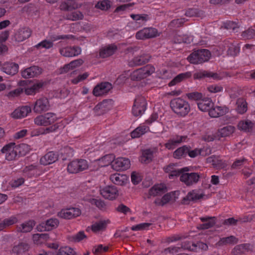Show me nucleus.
<instances>
[{
	"label": "nucleus",
	"mask_w": 255,
	"mask_h": 255,
	"mask_svg": "<svg viewBox=\"0 0 255 255\" xmlns=\"http://www.w3.org/2000/svg\"><path fill=\"white\" fill-rule=\"evenodd\" d=\"M207 248V245L202 242L192 244L189 242L187 245H181L180 246H170L167 248L162 251V255H176L182 249L197 252L199 249L206 250Z\"/></svg>",
	"instance_id": "f257e3e1"
},
{
	"label": "nucleus",
	"mask_w": 255,
	"mask_h": 255,
	"mask_svg": "<svg viewBox=\"0 0 255 255\" xmlns=\"http://www.w3.org/2000/svg\"><path fill=\"white\" fill-rule=\"evenodd\" d=\"M170 105L174 113L181 117L186 116L190 111V106L188 102L181 98L172 99Z\"/></svg>",
	"instance_id": "f03ea898"
},
{
	"label": "nucleus",
	"mask_w": 255,
	"mask_h": 255,
	"mask_svg": "<svg viewBox=\"0 0 255 255\" xmlns=\"http://www.w3.org/2000/svg\"><path fill=\"white\" fill-rule=\"evenodd\" d=\"M211 56L209 50L200 49L193 51L188 57L187 60L191 64H200L208 61Z\"/></svg>",
	"instance_id": "7ed1b4c3"
},
{
	"label": "nucleus",
	"mask_w": 255,
	"mask_h": 255,
	"mask_svg": "<svg viewBox=\"0 0 255 255\" xmlns=\"http://www.w3.org/2000/svg\"><path fill=\"white\" fill-rule=\"evenodd\" d=\"M57 120V117L53 113H47L36 117L34 119V123L38 126L47 127L52 126Z\"/></svg>",
	"instance_id": "20e7f679"
},
{
	"label": "nucleus",
	"mask_w": 255,
	"mask_h": 255,
	"mask_svg": "<svg viewBox=\"0 0 255 255\" xmlns=\"http://www.w3.org/2000/svg\"><path fill=\"white\" fill-rule=\"evenodd\" d=\"M155 71L154 67L150 64L139 68L130 73V78L133 81H138L149 76Z\"/></svg>",
	"instance_id": "39448f33"
},
{
	"label": "nucleus",
	"mask_w": 255,
	"mask_h": 255,
	"mask_svg": "<svg viewBox=\"0 0 255 255\" xmlns=\"http://www.w3.org/2000/svg\"><path fill=\"white\" fill-rule=\"evenodd\" d=\"M88 161L84 159L74 160L67 165V169L70 173H77L88 168Z\"/></svg>",
	"instance_id": "423d86ee"
},
{
	"label": "nucleus",
	"mask_w": 255,
	"mask_h": 255,
	"mask_svg": "<svg viewBox=\"0 0 255 255\" xmlns=\"http://www.w3.org/2000/svg\"><path fill=\"white\" fill-rule=\"evenodd\" d=\"M147 105L146 99L143 96H136L132 109L133 115L136 117L142 115L146 110Z\"/></svg>",
	"instance_id": "0eeeda50"
},
{
	"label": "nucleus",
	"mask_w": 255,
	"mask_h": 255,
	"mask_svg": "<svg viewBox=\"0 0 255 255\" xmlns=\"http://www.w3.org/2000/svg\"><path fill=\"white\" fill-rule=\"evenodd\" d=\"M193 76L194 78L196 79L208 78L214 80H221L226 76V74L222 72L214 73L208 71L201 70L195 73Z\"/></svg>",
	"instance_id": "6e6552de"
},
{
	"label": "nucleus",
	"mask_w": 255,
	"mask_h": 255,
	"mask_svg": "<svg viewBox=\"0 0 255 255\" xmlns=\"http://www.w3.org/2000/svg\"><path fill=\"white\" fill-rule=\"evenodd\" d=\"M113 86L108 82H103L98 84L93 89V94L96 97L107 95L112 89Z\"/></svg>",
	"instance_id": "1a4fd4ad"
},
{
	"label": "nucleus",
	"mask_w": 255,
	"mask_h": 255,
	"mask_svg": "<svg viewBox=\"0 0 255 255\" xmlns=\"http://www.w3.org/2000/svg\"><path fill=\"white\" fill-rule=\"evenodd\" d=\"M50 105L48 99L46 97H41L37 99L33 106L34 112L38 114L46 112L50 109Z\"/></svg>",
	"instance_id": "9d476101"
},
{
	"label": "nucleus",
	"mask_w": 255,
	"mask_h": 255,
	"mask_svg": "<svg viewBox=\"0 0 255 255\" xmlns=\"http://www.w3.org/2000/svg\"><path fill=\"white\" fill-rule=\"evenodd\" d=\"M201 174L196 172L182 173L180 180L187 186H191L197 183L200 178Z\"/></svg>",
	"instance_id": "9b49d317"
},
{
	"label": "nucleus",
	"mask_w": 255,
	"mask_h": 255,
	"mask_svg": "<svg viewBox=\"0 0 255 255\" xmlns=\"http://www.w3.org/2000/svg\"><path fill=\"white\" fill-rule=\"evenodd\" d=\"M157 30L153 27H145L138 31L135 34L137 39H146L155 37L157 35Z\"/></svg>",
	"instance_id": "f8f14e48"
},
{
	"label": "nucleus",
	"mask_w": 255,
	"mask_h": 255,
	"mask_svg": "<svg viewBox=\"0 0 255 255\" xmlns=\"http://www.w3.org/2000/svg\"><path fill=\"white\" fill-rule=\"evenodd\" d=\"M81 48L78 46H66L59 49L60 54L66 57L77 56L81 53Z\"/></svg>",
	"instance_id": "ddd939ff"
},
{
	"label": "nucleus",
	"mask_w": 255,
	"mask_h": 255,
	"mask_svg": "<svg viewBox=\"0 0 255 255\" xmlns=\"http://www.w3.org/2000/svg\"><path fill=\"white\" fill-rule=\"evenodd\" d=\"M187 139L186 135H175L172 136L165 144V146L169 150L175 148L180 144L186 142Z\"/></svg>",
	"instance_id": "4468645a"
},
{
	"label": "nucleus",
	"mask_w": 255,
	"mask_h": 255,
	"mask_svg": "<svg viewBox=\"0 0 255 255\" xmlns=\"http://www.w3.org/2000/svg\"><path fill=\"white\" fill-rule=\"evenodd\" d=\"M17 148L14 143H10L4 146L1 151L5 154L6 160L10 161L14 159L17 155Z\"/></svg>",
	"instance_id": "2eb2a0df"
},
{
	"label": "nucleus",
	"mask_w": 255,
	"mask_h": 255,
	"mask_svg": "<svg viewBox=\"0 0 255 255\" xmlns=\"http://www.w3.org/2000/svg\"><path fill=\"white\" fill-rule=\"evenodd\" d=\"M130 160L126 157H118L112 163V168L116 171L126 170L130 167Z\"/></svg>",
	"instance_id": "dca6fc26"
},
{
	"label": "nucleus",
	"mask_w": 255,
	"mask_h": 255,
	"mask_svg": "<svg viewBox=\"0 0 255 255\" xmlns=\"http://www.w3.org/2000/svg\"><path fill=\"white\" fill-rule=\"evenodd\" d=\"M100 193L104 198L111 200L116 199L119 195L117 187L113 185L107 186L101 189Z\"/></svg>",
	"instance_id": "f3484780"
},
{
	"label": "nucleus",
	"mask_w": 255,
	"mask_h": 255,
	"mask_svg": "<svg viewBox=\"0 0 255 255\" xmlns=\"http://www.w3.org/2000/svg\"><path fill=\"white\" fill-rule=\"evenodd\" d=\"M151 56L144 52L141 53L139 55L134 56L132 59L129 60L128 65L130 67L140 66L147 63Z\"/></svg>",
	"instance_id": "a211bd4d"
},
{
	"label": "nucleus",
	"mask_w": 255,
	"mask_h": 255,
	"mask_svg": "<svg viewBox=\"0 0 255 255\" xmlns=\"http://www.w3.org/2000/svg\"><path fill=\"white\" fill-rule=\"evenodd\" d=\"M59 224V221L56 218H51L47 220L45 222L39 224L36 229L39 232L49 231L56 228Z\"/></svg>",
	"instance_id": "6ab92c4d"
},
{
	"label": "nucleus",
	"mask_w": 255,
	"mask_h": 255,
	"mask_svg": "<svg viewBox=\"0 0 255 255\" xmlns=\"http://www.w3.org/2000/svg\"><path fill=\"white\" fill-rule=\"evenodd\" d=\"M81 214V210L79 208L72 207L61 210L58 215L61 218L70 219L80 216Z\"/></svg>",
	"instance_id": "aec40b11"
},
{
	"label": "nucleus",
	"mask_w": 255,
	"mask_h": 255,
	"mask_svg": "<svg viewBox=\"0 0 255 255\" xmlns=\"http://www.w3.org/2000/svg\"><path fill=\"white\" fill-rule=\"evenodd\" d=\"M229 109L226 106H215L209 111L208 113L211 118H218L229 113Z\"/></svg>",
	"instance_id": "412c9836"
},
{
	"label": "nucleus",
	"mask_w": 255,
	"mask_h": 255,
	"mask_svg": "<svg viewBox=\"0 0 255 255\" xmlns=\"http://www.w3.org/2000/svg\"><path fill=\"white\" fill-rule=\"evenodd\" d=\"M224 47L225 49L227 50L228 54L231 56H236L240 52L238 44L233 40H225Z\"/></svg>",
	"instance_id": "4be33fe9"
},
{
	"label": "nucleus",
	"mask_w": 255,
	"mask_h": 255,
	"mask_svg": "<svg viewBox=\"0 0 255 255\" xmlns=\"http://www.w3.org/2000/svg\"><path fill=\"white\" fill-rule=\"evenodd\" d=\"M31 112L29 106H23L16 109L11 114V117L15 119H22L26 117Z\"/></svg>",
	"instance_id": "5701e85b"
},
{
	"label": "nucleus",
	"mask_w": 255,
	"mask_h": 255,
	"mask_svg": "<svg viewBox=\"0 0 255 255\" xmlns=\"http://www.w3.org/2000/svg\"><path fill=\"white\" fill-rule=\"evenodd\" d=\"M41 72V68L38 66H33L22 70L21 71V76L24 78H30L37 76Z\"/></svg>",
	"instance_id": "b1692460"
},
{
	"label": "nucleus",
	"mask_w": 255,
	"mask_h": 255,
	"mask_svg": "<svg viewBox=\"0 0 255 255\" xmlns=\"http://www.w3.org/2000/svg\"><path fill=\"white\" fill-rule=\"evenodd\" d=\"M31 32V30L28 27L20 28L15 34L16 41L22 42L25 40L30 36Z\"/></svg>",
	"instance_id": "393cba45"
},
{
	"label": "nucleus",
	"mask_w": 255,
	"mask_h": 255,
	"mask_svg": "<svg viewBox=\"0 0 255 255\" xmlns=\"http://www.w3.org/2000/svg\"><path fill=\"white\" fill-rule=\"evenodd\" d=\"M167 191V187L164 184H157L152 186L148 191V198L151 196L161 195Z\"/></svg>",
	"instance_id": "a878e982"
},
{
	"label": "nucleus",
	"mask_w": 255,
	"mask_h": 255,
	"mask_svg": "<svg viewBox=\"0 0 255 255\" xmlns=\"http://www.w3.org/2000/svg\"><path fill=\"white\" fill-rule=\"evenodd\" d=\"M197 105L200 111L208 112L209 113L214 105V103L211 98L204 97L201 100L197 102Z\"/></svg>",
	"instance_id": "bb28decb"
},
{
	"label": "nucleus",
	"mask_w": 255,
	"mask_h": 255,
	"mask_svg": "<svg viewBox=\"0 0 255 255\" xmlns=\"http://www.w3.org/2000/svg\"><path fill=\"white\" fill-rule=\"evenodd\" d=\"M109 223V220H100L88 227L87 230L90 229L94 233H98L105 230Z\"/></svg>",
	"instance_id": "cd10ccee"
},
{
	"label": "nucleus",
	"mask_w": 255,
	"mask_h": 255,
	"mask_svg": "<svg viewBox=\"0 0 255 255\" xmlns=\"http://www.w3.org/2000/svg\"><path fill=\"white\" fill-rule=\"evenodd\" d=\"M58 159V154L53 151H50L43 156L40 159V163L47 165L55 162Z\"/></svg>",
	"instance_id": "c85d7f7f"
},
{
	"label": "nucleus",
	"mask_w": 255,
	"mask_h": 255,
	"mask_svg": "<svg viewBox=\"0 0 255 255\" xmlns=\"http://www.w3.org/2000/svg\"><path fill=\"white\" fill-rule=\"evenodd\" d=\"M117 50L115 44H111L102 48L99 52V57L102 58H107L114 54Z\"/></svg>",
	"instance_id": "c756f323"
},
{
	"label": "nucleus",
	"mask_w": 255,
	"mask_h": 255,
	"mask_svg": "<svg viewBox=\"0 0 255 255\" xmlns=\"http://www.w3.org/2000/svg\"><path fill=\"white\" fill-rule=\"evenodd\" d=\"M35 221L33 220H30L25 222L20 225H17L16 230L19 233H28L32 231L33 227L35 226Z\"/></svg>",
	"instance_id": "7c9ffc66"
},
{
	"label": "nucleus",
	"mask_w": 255,
	"mask_h": 255,
	"mask_svg": "<svg viewBox=\"0 0 255 255\" xmlns=\"http://www.w3.org/2000/svg\"><path fill=\"white\" fill-rule=\"evenodd\" d=\"M207 160V162L211 163L213 167L216 169H222L227 166V163L225 160L220 159L219 156L215 155L209 157Z\"/></svg>",
	"instance_id": "2f4dec72"
},
{
	"label": "nucleus",
	"mask_w": 255,
	"mask_h": 255,
	"mask_svg": "<svg viewBox=\"0 0 255 255\" xmlns=\"http://www.w3.org/2000/svg\"><path fill=\"white\" fill-rule=\"evenodd\" d=\"M1 70L8 75H13L18 72V65L13 62H6L2 66Z\"/></svg>",
	"instance_id": "473e14b6"
},
{
	"label": "nucleus",
	"mask_w": 255,
	"mask_h": 255,
	"mask_svg": "<svg viewBox=\"0 0 255 255\" xmlns=\"http://www.w3.org/2000/svg\"><path fill=\"white\" fill-rule=\"evenodd\" d=\"M58 127L59 126L57 124H54V125L45 128H40L34 129L31 131V134L32 136H38L40 134H46L56 131L58 128Z\"/></svg>",
	"instance_id": "72a5a7b5"
},
{
	"label": "nucleus",
	"mask_w": 255,
	"mask_h": 255,
	"mask_svg": "<svg viewBox=\"0 0 255 255\" xmlns=\"http://www.w3.org/2000/svg\"><path fill=\"white\" fill-rule=\"evenodd\" d=\"M203 224L199 225V228L201 229H208L213 227L216 223V218L215 217H202L200 218Z\"/></svg>",
	"instance_id": "f704fd0d"
},
{
	"label": "nucleus",
	"mask_w": 255,
	"mask_h": 255,
	"mask_svg": "<svg viewBox=\"0 0 255 255\" xmlns=\"http://www.w3.org/2000/svg\"><path fill=\"white\" fill-rule=\"evenodd\" d=\"M248 104L246 100L243 98H238L236 103L235 111L240 114L243 115L247 112L248 109Z\"/></svg>",
	"instance_id": "c9c22d12"
},
{
	"label": "nucleus",
	"mask_w": 255,
	"mask_h": 255,
	"mask_svg": "<svg viewBox=\"0 0 255 255\" xmlns=\"http://www.w3.org/2000/svg\"><path fill=\"white\" fill-rule=\"evenodd\" d=\"M110 179L115 184L123 186L127 183L128 178L125 174L117 173L111 175Z\"/></svg>",
	"instance_id": "e433bc0d"
},
{
	"label": "nucleus",
	"mask_w": 255,
	"mask_h": 255,
	"mask_svg": "<svg viewBox=\"0 0 255 255\" xmlns=\"http://www.w3.org/2000/svg\"><path fill=\"white\" fill-rule=\"evenodd\" d=\"M149 131V128L148 126L144 123L140 124L134 130H133L130 133L132 138L139 137L142 135Z\"/></svg>",
	"instance_id": "4c0bfd02"
},
{
	"label": "nucleus",
	"mask_w": 255,
	"mask_h": 255,
	"mask_svg": "<svg viewBox=\"0 0 255 255\" xmlns=\"http://www.w3.org/2000/svg\"><path fill=\"white\" fill-rule=\"evenodd\" d=\"M253 246L250 244H243L236 246L233 249L234 255H238L253 250Z\"/></svg>",
	"instance_id": "58836bf2"
},
{
	"label": "nucleus",
	"mask_w": 255,
	"mask_h": 255,
	"mask_svg": "<svg viewBox=\"0 0 255 255\" xmlns=\"http://www.w3.org/2000/svg\"><path fill=\"white\" fill-rule=\"evenodd\" d=\"M192 74L190 72L180 73L174 77L168 84L169 86H173L183 80L191 77Z\"/></svg>",
	"instance_id": "ea45409f"
},
{
	"label": "nucleus",
	"mask_w": 255,
	"mask_h": 255,
	"mask_svg": "<svg viewBox=\"0 0 255 255\" xmlns=\"http://www.w3.org/2000/svg\"><path fill=\"white\" fill-rule=\"evenodd\" d=\"M130 16L138 25V26L145 24L149 19V16L146 14H131Z\"/></svg>",
	"instance_id": "a19ab883"
},
{
	"label": "nucleus",
	"mask_w": 255,
	"mask_h": 255,
	"mask_svg": "<svg viewBox=\"0 0 255 255\" xmlns=\"http://www.w3.org/2000/svg\"><path fill=\"white\" fill-rule=\"evenodd\" d=\"M238 242V239L234 236L221 238L217 242L218 246L236 244Z\"/></svg>",
	"instance_id": "79ce46f5"
},
{
	"label": "nucleus",
	"mask_w": 255,
	"mask_h": 255,
	"mask_svg": "<svg viewBox=\"0 0 255 255\" xmlns=\"http://www.w3.org/2000/svg\"><path fill=\"white\" fill-rule=\"evenodd\" d=\"M84 61L81 59L73 60L69 64H65L62 69L61 72H67L70 70H73L83 64Z\"/></svg>",
	"instance_id": "37998d69"
},
{
	"label": "nucleus",
	"mask_w": 255,
	"mask_h": 255,
	"mask_svg": "<svg viewBox=\"0 0 255 255\" xmlns=\"http://www.w3.org/2000/svg\"><path fill=\"white\" fill-rule=\"evenodd\" d=\"M153 158V152L149 149L144 150L142 151L139 157V161L145 164H147L152 161Z\"/></svg>",
	"instance_id": "c03bdc74"
},
{
	"label": "nucleus",
	"mask_w": 255,
	"mask_h": 255,
	"mask_svg": "<svg viewBox=\"0 0 255 255\" xmlns=\"http://www.w3.org/2000/svg\"><path fill=\"white\" fill-rule=\"evenodd\" d=\"M254 125V123L250 120H243L238 123V127L240 130L249 132L253 129Z\"/></svg>",
	"instance_id": "a18cd8bd"
},
{
	"label": "nucleus",
	"mask_w": 255,
	"mask_h": 255,
	"mask_svg": "<svg viewBox=\"0 0 255 255\" xmlns=\"http://www.w3.org/2000/svg\"><path fill=\"white\" fill-rule=\"evenodd\" d=\"M78 7L76 0H66L60 5V8L63 10H71Z\"/></svg>",
	"instance_id": "49530a36"
},
{
	"label": "nucleus",
	"mask_w": 255,
	"mask_h": 255,
	"mask_svg": "<svg viewBox=\"0 0 255 255\" xmlns=\"http://www.w3.org/2000/svg\"><path fill=\"white\" fill-rule=\"evenodd\" d=\"M28 249L29 246L27 244L21 243L13 247L12 250V254L14 255H20L28 251Z\"/></svg>",
	"instance_id": "de8ad7c7"
},
{
	"label": "nucleus",
	"mask_w": 255,
	"mask_h": 255,
	"mask_svg": "<svg viewBox=\"0 0 255 255\" xmlns=\"http://www.w3.org/2000/svg\"><path fill=\"white\" fill-rule=\"evenodd\" d=\"M204 195L202 193H200L198 190H193L192 191L189 192L186 196L184 198V201L186 200L188 201H196L202 198Z\"/></svg>",
	"instance_id": "09e8293b"
},
{
	"label": "nucleus",
	"mask_w": 255,
	"mask_h": 255,
	"mask_svg": "<svg viewBox=\"0 0 255 255\" xmlns=\"http://www.w3.org/2000/svg\"><path fill=\"white\" fill-rule=\"evenodd\" d=\"M43 86V84L40 82L36 83L31 86L25 89V93L27 95H34Z\"/></svg>",
	"instance_id": "8fccbe9b"
},
{
	"label": "nucleus",
	"mask_w": 255,
	"mask_h": 255,
	"mask_svg": "<svg viewBox=\"0 0 255 255\" xmlns=\"http://www.w3.org/2000/svg\"><path fill=\"white\" fill-rule=\"evenodd\" d=\"M87 238L86 235L84 231H81L77 234L69 236V241L73 243H78Z\"/></svg>",
	"instance_id": "3c124183"
},
{
	"label": "nucleus",
	"mask_w": 255,
	"mask_h": 255,
	"mask_svg": "<svg viewBox=\"0 0 255 255\" xmlns=\"http://www.w3.org/2000/svg\"><path fill=\"white\" fill-rule=\"evenodd\" d=\"M188 151V146L184 145L178 148L173 152V157L175 158L180 159L182 157L185 156L187 154V152Z\"/></svg>",
	"instance_id": "603ef678"
},
{
	"label": "nucleus",
	"mask_w": 255,
	"mask_h": 255,
	"mask_svg": "<svg viewBox=\"0 0 255 255\" xmlns=\"http://www.w3.org/2000/svg\"><path fill=\"white\" fill-rule=\"evenodd\" d=\"M24 176L27 177H32L37 174L36 166L30 165L25 167L23 169Z\"/></svg>",
	"instance_id": "864d4df0"
},
{
	"label": "nucleus",
	"mask_w": 255,
	"mask_h": 255,
	"mask_svg": "<svg viewBox=\"0 0 255 255\" xmlns=\"http://www.w3.org/2000/svg\"><path fill=\"white\" fill-rule=\"evenodd\" d=\"M172 196L173 195L170 193H167L165 194L161 199H156L154 203L157 205L164 206L172 199Z\"/></svg>",
	"instance_id": "5fc2aeb1"
},
{
	"label": "nucleus",
	"mask_w": 255,
	"mask_h": 255,
	"mask_svg": "<svg viewBox=\"0 0 255 255\" xmlns=\"http://www.w3.org/2000/svg\"><path fill=\"white\" fill-rule=\"evenodd\" d=\"M84 18L83 14L80 11H75L72 12L66 16V18L72 21H76L83 19Z\"/></svg>",
	"instance_id": "6e6d98bb"
},
{
	"label": "nucleus",
	"mask_w": 255,
	"mask_h": 255,
	"mask_svg": "<svg viewBox=\"0 0 255 255\" xmlns=\"http://www.w3.org/2000/svg\"><path fill=\"white\" fill-rule=\"evenodd\" d=\"M61 153L63 155V159L65 160L74 156V150L70 146H65L61 149Z\"/></svg>",
	"instance_id": "4d7b16f0"
},
{
	"label": "nucleus",
	"mask_w": 255,
	"mask_h": 255,
	"mask_svg": "<svg viewBox=\"0 0 255 255\" xmlns=\"http://www.w3.org/2000/svg\"><path fill=\"white\" fill-rule=\"evenodd\" d=\"M115 156L113 154H109L104 156L99 160L103 163L102 166H106L110 164L112 165L113 162L115 160Z\"/></svg>",
	"instance_id": "13d9d810"
},
{
	"label": "nucleus",
	"mask_w": 255,
	"mask_h": 255,
	"mask_svg": "<svg viewBox=\"0 0 255 255\" xmlns=\"http://www.w3.org/2000/svg\"><path fill=\"white\" fill-rule=\"evenodd\" d=\"M241 36L244 39H251L254 38L255 37V29L252 27L249 28L242 33Z\"/></svg>",
	"instance_id": "bf43d9fd"
},
{
	"label": "nucleus",
	"mask_w": 255,
	"mask_h": 255,
	"mask_svg": "<svg viewBox=\"0 0 255 255\" xmlns=\"http://www.w3.org/2000/svg\"><path fill=\"white\" fill-rule=\"evenodd\" d=\"M235 130L234 127L227 126L222 128L220 130V133L222 137L228 136L233 133Z\"/></svg>",
	"instance_id": "052dcab7"
},
{
	"label": "nucleus",
	"mask_w": 255,
	"mask_h": 255,
	"mask_svg": "<svg viewBox=\"0 0 255 255\" xmlns=\"http://www.w3.org/2000/svg\"><path fill=\"white\" fill-rule=\"evenodd\" d=\"M53 46V43L49 40H44L37 44L35 47L37 48L41 49L42 48L49 49Z\"/></svg>",
	"instance_id": "680f3d73"
},
{
	"label": "nucleus",
	"mask_w": 255,
	"mask_h": 255,
	"mask_svg": "<svg viewBox=\"0 0 255 255\" xmlns=\"http://www.w3.org/2000/svg\"><path fill=\"white\" fill-rule=\"evenodd\" d=\"M54 255H75V252L72 248L68 247H65L59 249L58 254H54Z\"/></svg>",
	"instance_id": "e2e57ef3"
},
{
	"label": "nucleus",
	"mask_w": 255,
	"mask_h": 255,
	"mask_svg": "<svg viewBox=\"0 0 255 255\" xmlns=\"http://www.w3.org/2000/svg\"><path fill=\"white\" fill-rule=\"evenodd\" d=\"M89 201L92 205H95L100 209L102 210L106 208V204L105 202L102 200L95 198H90L89 199Z\"/></svg>",
	"instance_id": "0e129e2a"
},
{
	"label": "nucleus",
	"mask_w": 255,
	"mask_h": 255,
	"mask_svg": "<svg viewBox=\"0 0 255 255\" xmlns=\"http://www.w3.org/2000/svg\"><path fill=\"white\" fill-rule=\"evenodd\" d=\"M225 28L228 30H232L234 32H237V29L239 28V25L237 23L233 21H227L224 24Z\"/></svg>",
	"instance_id": "69168bd1"
},
{
	"label": "nucleus",
	"mask_w": 255,
	"mask_h": 255,
	"mask_svg": "<svg viewBox=\"0 0 255 255\" xmlns=\"http://www.w3.org/2000/svg\"><path fill=\"white\" fill-rule=\"evenodd\" d=\"M96 7L103 10H108L111 7V2L109 0H104L98 2Z\"/></svg>",
	"instance_id": "338daca9"
},
{
	"label": "nucleus",
	"mask_w": 255,
	"mask_h": 255,
	"mask_svg": "<svg viewBox=\"0 0 255 255\" xmlns=\"http://www.w3.org/2000/svg\"><path fill=\"white\" fill-rule=\"evenodd\" d=\"M247 161V160L245 158L237 159L233 163L231 166L232 169H239L243 165H244Z\"/></svg>",
	"instance_id": "774afa93"
}]
</instances>
